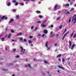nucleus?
I'll return each instance as SVG.
<instances>
[{
  "label": "nucleus",
  "instance_id": "1",
  "mask_svg": "<svg viewBox=\"0 0 76 76\" xmlns=\"http://www.w3.org/2000/svg\"><path fill=\"white\" fill-rule=\"evenodd\" d=\"M20 49H21L20 51L21 52H22V53H20L21 54H25V49H23V47L22 46H20Z\"/></svg>",
  "mask_w": 76,
  "mask_h": 76
},
{
  "label": "nucleus",
  "instance_id": "2",
  "mask_svg": "<svg viewBox=\"0 0 76 76\" xmlns=\"http://www.w3.org/2000/svg\"><path fill=\"white\" fill-rule=\"evenodd\" d=\"M72 20V22H73V20H74L73 23H75L76 22V14L74 15Z\"/></svg>",
  "mask_w": 76,
  "mask_h": 76
},
{
  "label": "nucleus",
  "instance_id": "3",
  "mask_svg": "<svg viewBox=\"0 0 76 76\" xmlns=\"http://www.w3.org/2000/svg\"><path fill=\"white\" fill-rule=\"evenodd\" d=\"M69 32H70V31H68L64 34V36H63V37L62 39V40L63 41V40H64V38H65V37H66V35H67V34H69Z\"/></svg>",
  "mask_w": 76,
  "mask_h": 76
},
{
  "label": "nucleus",
  "instance_id": "4",
  "mask_svg": "<svg viewBox=\"0 0 76 76\" xmlns=\"http://www.w3.org/2000/svg\"><path fill=\"white\" fill-rule=\"evenodd\" d=\"M48 42L47 41L45 43V46L46 47V48H47L48 49V50L50 49V47L48 48Z\"/></svg>",
  "mask_w": 76,
  "mask_h": 76
},
{
  "label": "nucleus",
  "instance_id": "5",
  "mask_svg": "<svg viewBox=\"0 0 76 76\" xmlns=\"http://www.w3.org/2000/svg\"><path fill=\"white\" fill-rule=\"evenodd\" d=\"M58 67H59V68H60V69H62V70H64V67L61 66H60V65H59L58 66Z\"/></svg>",
  "mask_w": 76,
  "mask_h": 76
},
{
  "label": "nucleus",
  "instance_id": "6",
  "mask_svg": "<svg viewBox=\"0 0 76 76\" xmlns=\"http://www.w3.org/2000/svg\"><path fill=\"white\" fill-rule=\"evenodd\" d=\"M75 46H76V45H75V44L72 45V47H71V50H73V48H74V47H75Z\"/></svg>",
  "mask_w": 76,
  "mask_h": 76
},
{
  "label": "nucleus",
  "instance_id": "7",
  "mask_svg": "<svg viewBox=\"0 0 76 76\" xmlns=\"http://www.w3.org/2000/svg\"><path fill=\"white\" fill-rule=\"evenodd\" d=\"M47 26L46 25H44V24H43L42 23V24L41 26L42 28H45V27H46Z\"/></svg>",
  "mask_w": 76,
  "mask_h": 76
},
{
  "label": "nucleus",
  "instance_id": "8",
  "mask_svg": "<svg viewBox=\"0 0 76 76\" xmlns=\"http://www.w3.org/2000/svg\"><path fill=\"white\" fill-rule=\"evenodd\" d=\"M57 5H55L54 7V10H57Z\"/></svg>",
  "mask_w": 76,
  "mask_h": 76
},
{
  "label": "nucleus",
  "instance_id": "9",
  "mask_svg": "<svg viewBox=\"0 0 76 76\" xmlns=\"http://www.w3.org/2000/svg\"><path fill=\"white\" fill-rule=\"evenodd\" d=\"M69 47L70 48L72 46V42L70 41H69Z\"/></svg>",
  "mask_w": 76,
  "mask_h": 76
},
{
  "label": "nucleus",
  "instance_id": "10",
  "mask_svg": "<svg viewBox=\"0 0 76 76\" xmlns=\"http://www.w3.org/2000/svg\"><path fill=\"white\" fill-rule=\"evenodd\" d=\"M13 20H14V19H13L12 18L11 19H10V21L8 23H10V22H11L13 21Z\"/></svg>",
  "mask_w": 76,
  "mask_h": 76
},
{
  "label": "nucleus",
  "instance_id": "11",
  "mask_svg": "<svg viewBox=\"0 0 76 76\" xmlns=\"http://www.w3.org/2000/svg\"><path fill=\"white\" fill-rule=\"evenodd\" d=\"M61 54H59L56 57L57 58H58L59 57H61Z\"/></svg>",
  "mask_w": 76,
  "mask_h": 76
},
{
  "label": "nucleus",
  "instance_id": "12",
  "mask_svg": "<svg viewBox=\"0 0 76 76\" xmlns=\"http://www.w3.org/2000/svg\"><path fill=\"white\" fill-rule=\"evenodd\" d=\"M22 34V33H19L17 34V36H19V35H21Z\"/></svg>",
  "mask_w": 76,
  "mask_h": 76
},
{
  "label": "nucleus",
  "instance_id": "13",
  "mask_svg": "<svg viewBox=\"0 0 76 76\" xmlns=\"http://www.w3.org/2000/svg\"><path fill=\"white\" fill-rule=\"evenodd\" d=\"M44 33H45V34H47L48 32V31H47V30H45L44 31Z\"/></svg>",
  "mask_w": 76,
  "mask_h": 76
},
{
  "label": "nucleus",
  "instance_id": "14",
  "mask_svg": "<svg viewBox=\"0 0 76 76\" xmlns=\"http://www.w3.org/2000/svg\"><path fill=\"white\" fill-rule=\"evenodd\" d=\"M5 18V16L4 15H3L2 17H1V20H3L4 18Z\"/></svg>",
  "mask_w": 76,
  "mask_h": 76
},
{
  "label": "nucleus",
  "instance_id": "15",
  "mask_svg": "<svg viewBox=\"0 0 76 76\" xmlns=\"http://www.w3.org/2000/svg\"><path fill=\"white\" fill-rule=\"evenodd\" d=\"M36 13L37 14H39V13H41V12L40 11H39V10H37L36 11Z\"/></svg>",
  "mask_w": 76,
  "mask_h": 76
},
{
  "label": "nucleus",
  "instance_id": "16",
  "mask_svg": "<svg viewBox=\"0 0 76 76\" xmlns=\"http://www.w3.org/2000/svg\"><path fill=\"white\" fill-rule=\"evenodd\" d=\"M73 35H74V32H73L72 33V34L71 35V36H70L71 38H72V37L73 36Z\"/></svg>",
  "mask_w": 76,
  "mask_h": 76
},
{
  "label": "nucleus",
  "instance_id": "17",
  "mask_svg": "<svg viewBox=\"0 0 76 76\" xmlns=\"http://www.w3.org/2000/svg\"><path fill=\"white\" fill-rule=\"evenodd\" d=\"M28 44H32V42H31L30 40H28Z\"/></svg>",
  "mask_w": 76,
  "mask_h": 76
},
{
  "label": "nucleus",
  "instance_id": "18",
  "mask_svg": "<svg viewBox=\"0 0 76 76\" xmlns=\"http://www.w3.org/2000/svg\"><path fill=\"white\" fill-rule=\"evenodd\" d=\"M70 5L69 4H67L65 5V7H67V6H68V7H69V6Z\"/></svg>",
  "mask_w": 76,
  "mask_h": 76
},
{
  "label": "nucleus",
  "instance_id": "19",
  "mask_svg": "<svg viewBox=\"0 0 76 76\" xmlns=\"http://www.w3.org/2000/svg\"><path fill=\"white\" fill-rule=\"evenodd\" d=\"M19 40H21V41H23V37H21L19 39Z\"/></svg>",
  "mask_w": 76,
  "mask_h": 76
},
{
  "label": "nucleus",
  "instance_id": "20",
  "mask_svg": "<svg viewBox=\"0 0 76 76\" xmlns=\"http://www.w3.org/2000/svg\"><path fill=\"white\" fill-rule=\"evenodd\" d=\"M76 34H74L73 36V38H76Z\"/></svg>",
  "mask_w": 76,
  "mask_h": 76
},
{
  "label": "nucleus",
  "instance_id": "21",
  "mask_svg": "<svg viewBox=\"0 0 76 76\" xmlns=\"http://www.w3.org/2000/svg\"><path fill=\"white\" fill-rule=\"evenodd\" d=\"M11 4H10V3H8L7 4V6H10Z\"/></svg>",
  "mask_w": 76,
  "mask_h": 76
},
{
  "label": "nucleus",
  "instance_id": "22",
  "mask_svg": "<svg viewBox=\"0 0 76 76\" xmlns=\"http://www.w3.org/2000/svg\"><path fill=\"white\" fill-rule=\"evenodd\" d=\"M11 33H14V31H13V30L12 29L11 30Z\"/></svg>",
  "mask_w": 76,
  "mask_h": 76
},
{
  "label": "nucleus",
  "instance_id": "23",
  "mask_svg": "<svg viewBox=\"0 0 76 76\" xmlns=\"http://www.w3.org/2000/svg\"><path fill=\"white\" fill-rule=\"evenodd\" d=\"M12 35V34H10L8 36V38H9L10 37V36Z\"/></svg>",
  "mask_w": 76,
  "mask_h": 76
},
{
  "label": "nucleus",
  "instance_id": "24",
  "mask_svg": "<svg viewBox=\"0 0 76 76\" xmlns=\"http://www.w3.org/2000/svg\"><path fill=\"white\" fill-rule=\"evenodd\" d=\"M38 29V28L37 27H35L34 28V31H37V30Z\"/></svg>",
  "mask_w": 76,
  "mask_h": 76
},
{
  "label": "nucleus",
  "instance_id": "25",
  "mask_svg": "<svg viewBox=\"0 0 76 76\" xmlns=\"http://www.w3.org/2000/svg\"><path fill=\"white\" fill-rule=\"evenodd\" d=\"M37 23H41V22L40 21H37Z\"/></svg>",
  "mask_w": 76,
  "mask_h": 76
},
{
  "label": "nucleus",
  "instance_id": "26",
  "mask_svg": "<svg viewBox=\"0 0 76 76\" xmlns=\"http://www.w3.org/2000/svg\"><path fill=\"white\" fill-rule=\"evenodd\" d=\"M60 19H61L60 17H58V18H57V20H60Z\"/></svg>",
  "mask_w": 76,
  "mask_h": 76
},
{
  "label": "nucleus",
  "instance_id": "27",
  "mask_svg": "<svg viewBox=\"0 0 76 76\" xmlns=\"http://www.w3.org/2000/svg\"><path fill=\"white\" fill-rule=\"evenodd\" d=\"M16 49H13V53H15L16 51Z\"/></svg>",
  "mask_w": 76,
  "mask_h": 76
},
{
  "label": "nucleus",
  "instance_id": "28",
  "mask_svg": "<svg viewBox=\"0 0 76 76\" xmlns=\"http://www.w3.org/2000/svg\"><path fill=\"white\" fill-rule=\"evenodd\" d=\"M19 16L18 15H17L16 16V19H19Z\"/></svg>",
  "mask_w": 76,
  "mask_h": 76
},
{
  "label": "nucleus",
  "instance_id": "29",
  "mask_svg": "<svg viewBox=\"0 0 76 76\" xmlns=\"http://www.w3.org/2000/svg\"><path fill=\"white\" fill-rule=\"evenodd\" d=\"M63 27V25H61L59 27V28H60L61 29L62 28V27Z\"/></svg>",
  "mask_w": 76,
  "mask_h": 76
},
{
  "label": "nucleus",
  "instance_id": "30",
  "mask_svg": "<svg viewBox=\"0 0 76 76\" xmlns=\"http://www.w3.org/2000/svg\"><path fill=\"white\" fill-rule=\"evenodd\" d=\"M28 66L29 68H31V65H30V64H28Z\"/></svg>",
  "mask_w": 76,
  "mask_h": 76
},
{
  "label": "nucleus",
  "instance_id": "31",
  "mask_svg": "<svg viewBox=\"0 0 76 76\" xmlns=\"http://www.w3.org/2000/svg\"><path fill=\"white\" fill-rule=\"evenodd\" d=\"M73 4V2L71 1L70 3V5H72Z\"/></svg>",
  "mask_w": 76,
  "mask_h": 76
},
{
  "label": "nucleus",
  "instance_id": "32",
  "mask_svg": "<svg viewBox=\"0 0 76 76\" xmlns=\"http://www.w3.org/2000/svg\"><path fill=\"white\" fill-rule=\"evenodd\" d=\"M15 57H16V58H19V55H17L15 56Z\"/></svg>",
  "mask_w": 76,
  "mask_h": 76
},
{
  "label": "nucleus",
  "instance_id": "33",
  "mask_svg": "<svg viewBox=\"0 0 76 76\" xmlns=\"http://www.w3.org/2000/svg\"><path fill=\"white\" fill-rule=\"evenodd\" d=\"M71 20H72L71 18H70L69 20V23H70V22H71Z\"/></svg>",
  "mask_w": 76,
  "mask_h": 76
},
{
  "label": "nucleus",
  "instance_id": "34",
  "mask_svg": "<svg viewBox=\"0 0 76 76\" xmlns=\"http://www.w3.org/2000/svg\"><path fill=\"white\" fill-rule=\"evenodd\" d=\"M2 41H4V38L3 37L1 38Z\"/></svg>",
  "mask_w": 76,
  "mask_h": 76
},
{
  "label": "nucleus",
  "instance_id": "35",
  "mask_svg": "<svg viewBox=\"0 0 76 76\" xmlns=\"http://www.w3.org/2000/svg\"><path fill=\"white\" fill-rule=\"evenodd\" d=\"M33 38V36H30L29 37V38Z\"/></svg>",
  "mask_w": 76,
  "mask_h": 76
},
{
  "label": "nucleus",
  "instance_id": "36",
  "mask_svg": "<svg viewBox=\"0 0 76 76\" xmlns=\"http://www.w3.org/2000/svg\"><path fill=\"white\" fill-rule=\"evenodd\" d=\"M20 5H21V6H23L24 4H23V3H20Z\"/></svg>",
  "mask_w": 76,
  "mask_h": 76
},
{
  "label": "nucleus",
  "instance_id": "37",
  "mask_svg": "<svg viewBox=\"0 0 76 76\" xmlns=\"http://www.w3.org/2000/svg\"><path fill=\"white\" fill-rule=\"evenodd\" d=\"M45 35L44 34H42L41 37H42H42H44V36H45Z\"/></svg>",
  "mask_w": 76,
  "mask_h": 76
},
{
  "label": "nucleus",
  "instance_id": "38",
  "mask_svg": "<svg viewBox=\"0 0 76 76\" xmlns=\"http://www.w3.org/2000/svg\"><path fill=\"white\" fill-rule=\"evenodd\" d=\"M62 61L63 62H64L65 61V59L64 58L62 59Z\"/></svg>",
  "mask_w": 76,
  "mask_h": 76
},
{
  "label": "nucleus",
  "instance_id": "39",
  "mask_svg": "<svg viewBox=\"0 0 76 76\" xmlns=\"http://www.w3.org/2000/svg\"><path fill=\"white\" fill-rule=\"evenodd\" d=\"M67 14H69V15H70V12H67L66 13V15H67Z\"/></svg>",
  "mask_w": 76,
  "mask_h": 76
},
{
  "label": "nucleus",
  "instance_id": "40",
  "mask_svg": "<svg viewBox=\"0 0 76 76\" xmlns=\"http://www.w3.org/2000/svg\"><path fill=\"white\" fill-rule=\"evenodd\" d=\"M74 10V8H73L71 9V11H73Z\"/></svg>",
  "mask_w": 76,
  "mask_h": 76
},
{
  "label": "nucleus",
  "instance_id": "41",
  "mask_svg": "<svg viewBox=\"0 0 76 76\" xmlns=\"http://www.w3.org/2000/svg\"><path fill=\"white\" fill-rule=\"evenodd\" d=\"M39 18H42V16L40 15L39 16Z\"/></svg>",
  "mask_w": 76,
  "mask_h": 76
},
{
  "label": "nucleus",
  "instance_id": "42",
  "mask_svg": "<svg viewBox=\"0 0 76 76\" xmlns=\"http://www.w3.org/2000/svg\"><path fill=\"white\" fill-rule=\"evenodd\" d=\"M23 41L24 42H26V40L25 39H23Z\"/></svg>",
  "mask_w": 76,
  "mask_h": 76
},
{
  "label": "nucleus",
  "instance_id": "43",
  "mask_svg": "<svg viewBox=\"0 0 76 76\" xmlns=\"http://www.w3.org/2000/svg\"><path fill=\"white\" fill-rule=\"evenodd\" d=\"M53 27H54V26H53V25H51L50 26L51 28H53Z\"/></svg>",
  "mask_w": 76,
  "mask_h": 76
},
{
  "label": "nucleus",
  "instance_id": "44",
  "mask_svg": "<svg viewBox=\"0 0 76 76\" xmlns=\"http://www.w3.org/2000/svg\"><path fill=\"white\" fill-rule=\"evenodd\" d=\"M47 22V20H45L42 23L43 24L45 22Z\"/></svg>",
  "mask_w": 76,
  "mask_h": 76
},
{
  "label": "nucleus",
  "instance_id": "45",
  "mask_svg": "<svg viewBox=\"0 0 76 76\" xmlns=\"http://www.w3.org/2000/svg\"><path fill=\"white\" fill-rule=\"evenodd\" d=\"M12 12H15V11H16V10L15 9H13L12 10Z\"/></svg>",
  "mask_w": 76,
  "mask_h": 76
},
{
  "label": "nucleus",
  "instance_id": "46",
  "mask_svg": "<svg viewBox=\"0 0 76 76\" xmlns=\"http://www.w3.org/2000/svg\"><path fill=\"white\" fill-rule=\"evenodd\" d=\"M15 5H18V2H16L15 4Z\"/></svg>",
  "mask_w": 76,
  "mask_h": 76
},
{
  "label": "nucleus",
  "instance_id": "47",
  "mask_svg": "<svg viewBox=\"0 0 76 76\" xmlns=\"http://www.w3.org/2000/svg\"><path fill=\"white\" fill-rule=\"evenodd\" d=\"M4 19L5 20L7 19V17H5V18H4Z\"/></svg>",
  "mask_w": 76,
  "mask_h": 76
},
{
  "label": "nucleus",
  "instance_id": "48",
  "mask_svg": "<svg viewBox=\"0 0 76 76\" xmlns=\"http://www.w3.org/2000/svg\"><path fill=\"white\" fill-rule=\"evenodd\" d=\"M58 60L59 61H61V58H59Z\"/></svg>",
  "mask_w": 76,
  "mask_h": 76
},
{
  "label": "nucleus",
  "instance_id": "49",
  "mask_svg": "<svg viewBox=\"0 0 76 76\" xmlns=\"http://www.w3.org/2000/svg\"><path fill=\"white\" fill-rule=\"evenodd\" d=\"M33 28H34V27L33 26H32L31 27V29H33Z\"/></svg>",
  "mask_w": 76,
  "mask_h": 76
},
{
  "label": "nucleus",
  "instance_id": "50",
  "mask_svg": "<svg viewBox=\"0 0 76 76\" xmlns=\"http://www.w3.org/2000/svg\"><path fill=\"white\" fill-rule=\"evenodd\" d=\"M13 3H16V0H13Z\"/></svg>",
  "mask_w": 76,
  "mask_h": 76
},
{
  "label": "nucleus",
  "instance_id": "51",
  "mask_svg": "<svg viewBox=\"0 0 76 76\" xmlns=\"http://www.w3.org/2000/svg\"><path fill=\"white\" fill-rule=\"evenodd\" d=\"M56 37H58L59 36V34H56Z\"/></svg>",
  "mask_w": 76,
  "mask_h": 76
},
{
  "label": "nucleus",
  "instance_id": "52",
  "mask_svg": "<svg viewBox=\"0 0 76 76\" xmlns=\"http://www.w3.org/2000/svg\"><path fill=\"white\" fill-rule=\"evenodd\" d=\"M24 1H29V0H25Z\"/></svg>",
  "mask_w": 76,
  "mask_h": 76
},
{
  "label": "nucleus",
  "instance_id": "53",
  "mask_svg": "<svg viewBox=\"0 0 76 76\" xmlns=\"http://www.w3.org/2000/svg\"><path fill=\"white\" fill-rule=\"evenodd\" d=\"M44 63H45L47 64V61H44Z\"/></svg>",
  "mask_w": 76,
  "mask_h": 76
},
{
  "label": "nucleus",
  "instance_id": "54",
  "mask_svg": "<svg viewBox=\"0 0 76 76\" xmlns=\"http://www.w3.org/2000/svg\"><path fill=\"white\" fill-rule=\"evenodd\" d=\"M70 58H69L67 59V60H70Z\"/></svg>",
  "mask_w": 76,
  "mask_h": 76
},
{
  "label": "nucleus",
  "instance_id": "55",
  "mask_svg": "<svg viewBox=\"0 0 76 76\" xmlns=\"http://www.w3.org/2000/svg\"><path fill=\"white\" fill-rule=\"evenodd\" d=\"M66 31H67V28L65 29V31H64V32H66Z\"/></svg>",
  "mask_w": 76,
  "mask_h": 76
},
{
  "label": "nucleus",
  "instance_id": "56",
  "mask_svg": "<svg viewBox=\"0 0 76 76\" xmlns=\"http://www.w3.org/2000/svg\"><path fill=\"white\" fill-rule=\"evenodd\" d=\"M3 35V34H1V35H0V38H1V37H2V36Z\"/></svg>",
  "mask_w": 76,
  "mask_h": 76
},
{
  "label": "nucleus",
  "instance_id": "57",
  "mask_svg": "<svg viewBox=\"0 0 76 76\" xmlns=\"http://www.w3.org/2000/svg\"><path fill=\"white\" fill-rule=\"evenodd\" d=\"M57 72H58V73H60V70H57Z\"/></svg>",
  "mask_w": 76,
  "mask_h": 76
},
{
  "label": "nucleus",
  "instance_id": "58",
  "mask_svg": "<svg viewBox=\"0 0 76 76\" xmlns=\"http://www.w3.org/2000/svg\"><path fill=\"white\" fill-rule=\"evenodd\" d=\"M64 34H65V32L64 31L62 34V35H64Z\"/></svg>",
  "mask_w": 76,
  "mask_h": 76
},
{
  "label": "nucleus",
  "instance_id": "59",
  "mask_svg": "<svg viewBox=\"0 0 76 76\" xmlns=\"http://www.w3.org/2000/svg\"><path fill=\"white\" fill-rule=\"evenodd\" d=\"M5 31H7L8 30L6 28L5 29Z\"/></svg>",
  "mask_w": 76,
  "mask_h": 76
},
{
  "label": "nucleus",
  "instance_id": "60",
  "mask_svg": "<svg viewBox=\"0 0 76 76\" xmlns=\"http://www.w3.org/2000/svg\"><path fill=\"white\" fill-rule=\"evenodd\" d=\"M53 32L52 31H51V32H50V34H53Z\"/></svg>",
  "mask_w": 76,
  "mask_h": 76
},
{
  "label": "nucleus",
  "instance_id": "61",
  "mask_svg": "<svg viewBox=\"0 0 76 76\" xmlns=\"http://www.w3.org/2000/svg\"><path fill=\"white\" fill-rule=\"evenodd\" d=\"M38 36H39V37H40V36H41V34H38Z\"/></svg>",
  "mask_w": 76,
  "mask_h": 76
},
{
  "label": "nucleus",
  "instance_id": "62",
  "mask_svg": "<svg viewBox=\"0 0 76 76\" xmlns=\"http://www.w3.org/2000/svg\"><path fill=\"white\" fill-rule=\"evenodd\" d=\"M74 6H75V7H76V3L74 5Z\"/></svg>",
  "mask_w": 76,
  "mask_h": 76
},
{
  "label": "nucleus",
  "instance_id": "63",
  "mask_svg": "<svg viewBox=\"0 0 76 76\" xmlns=\"http://www.w3.org/2000/svg\"><path fill=\"white\" fill-rule=\"evenodd\" d=\"M57 44H55V46H57Z\"/></svg>",
  "mask_w": 76,
  "mask_h": 76
},
{
  "label": "nucleus",
  "instance_id": "64",
  "mask_svg": "<svg viewBox=\"0 0 76 76\" xmlns=\"http://www.w3.org/2000/svg\"><path fill=\"white\" fill-rule=\"evenodd\" d=\"M12 76H15V74H13Z\"/></svg>",
  "mask_w": 76,
  "mask_h": 76
}]
</instances>
